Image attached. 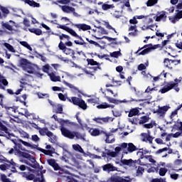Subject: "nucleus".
Listing matches in <instances>:
<instances>
[{"mask_svg": "<svg viewBox=\"0 0 182 182\" xmlns=\"http://www.w3.org/2000/svg\"><path fill=\"white\" fill-rule=\"evenodd\" d=\"M4 86H8V81L4 76L0 74V89H5Z\"/></svg>", "mask_w": 182, "mask_h": 182, "instance_id": "nucleus-32", "label": "nucleus"}, {"mask_svg": "<svg viewBox=\"0 0 182 182\" xmlns=\"http://www.w3.org/2000/svg\"><path fill=\"white\" fill-rule=\"evenodd\" d=\"M145 159L148 160L149 163H151L154 166H156V161L154 160L152 156L151 155H146Z\"/></svg>", "mask_w": 182, "mask_h": 182, "instance_id": "nucleus-48", "label": "nucleus"}, {"mask_svg": "<svg viewBox=\"0 0 182 182\" xmlns=\"http://www.w3.org/2000/svg\"><path fill=\"white\" fill-rule=\"evenodd\" d=\"M156 121H151L149 124H145L143 125L144 129H153L156 126Z\"/></svg>", "mask_w": 182, "mask_h": 182, "instance_id": "nucleus-44", "label": "nucleus"}, {"mask_svg": "<svg viewBox=\"0 0 182 182\" xmlns=\"http://www.w3.org/2000/svg\"><path fill=\"white\" fill-rule=\"evenodd\" d=\"M51 117L52 119H54L55 122H58L59 123L60 132H62V127H63L60 122H70V120L69 119H58V116L55 114L53 115Z\"/></svg>", "mask_w": 182, "mask_h": 182, "instance_id": "nucleus-35", "label": "nucleus"}, {"mask_svg": "<svg viewBox=\"0 0 182 182\" xmlns=\"http://www.w3.org/2000/svg\"><path fill=\"white\" fill-rule=\"evenodd\" d=\"M102 170L104 171H107V173H110V171H117V168L111 164H107L102 166Z\"/></svg>", "mask_w": 182, "mask_h": 182, "instance_id": "nucleus-25", "label": "nucleus"}, {"mask_svg": "<svg viewBox=\"0 0 182 182\" xmlns=\"http://www.w3.org/2000/svg\"><path fill=\"white\" fill-rule=\"evenodd\" d=\"M72 148L75 151H77V153H80L81 154H83L84 157H86L87 156L85 151L83 150V148L78 144H73Z\"/></svg>", "mask_w": 182, "mask_h": 182, "instance_id": "nucleus-24", "label": "nucleus"}, {"mask_svg": "<svg viewBox=\"0 0 182 182\" xmlns=\"http://www.w3.org/2000/svg\"><path fill=\"white\" fill-rule=\"evenodd\" d=\"M175 129H178V130H181V132H182V122H177V124H174L171 132H174Z\"/></svg>", "mask_w": 182, "mask_h": 182, "instance_id": "nucleus-47", "label": "nucleus"}, {"mask_svg": "<svg viewBox=\"0 0 182 182\" xmlns=\"http://www.w3.org/2000/svg\"><path fill=\"white\" fill-rule=\"evenodd\" d=\"M57 36H59L60 41H63V39H67V41H69L70 39V36L66 35V34H55Z\"/></svg>", "mask_w": 182, "mask_h": 182, "instance_id": "nucleus-53", "label": "nucleus"}, {"mask_svg": "<svg viewBox=\"0 0 182 182\" xmlns=\"http://www.w3.org/2000/svg\"><path fill=\"white\" fill-rule=\"evenodd\" d=\"M11 141H12V143H14V144H15V146H14V148H11L9 151V154H15V156H18V154H16L18 153V151H19L20 153H25V151H26V149H25V147H23L22 144H23V146H26V147H31V144L24 141L22 139H11ZM21 143H22V144H21Z\"/></svg>", "mask_w": 182, "mask_h": 182, "instance_id": "nucleus-2", "label": "nucleus"}, {"mask_svg": "<svg viewBox=\"0 0 182 182\" xmlns=\"http://www.w3.org/2000/svg\"><path fill=\"white\" fill-rule=\"evenodd\" d=\"M147 19H148V23H153V22L156 21V16L150 15L149 16H147Z\"/></svg>", "mask_w": 182, "mask_h": 182, "instance_id": "nucleus-59", "label": "nucleus"}, {"mask_svg": "<svg viewBox=\"0 0 182 182\" xmlns=\"http://www.w3.org/2000/svg\"><path fill=\"white\" fill-rule=\"evenodd\" d=\"M107 182H132V178L129 176H112Z\"/></svg>", "mask_w": 182, "mask_h": 182, "instance_id": "nucleus-15", "label": "nucleus"}, {"mask_svg": "<svg viewBox=\"0 0 182 182\" xmlns=\"http://www.w3.org/2000/svg\"><path fill=\"white\" fill-rule=\"evenodd\" d=\"M82 72H85L86 75H89L90 76H95V73L96 72V68L95 67H88L85 69H82Z\"/></svg>", "mask_w": 182, "mask_h": 182, "instance_id": "nucleus-28", "label": "nucleus"}, {"mask_svg": "<svg viewBox=\"0 0 182 182\" xmlns=\"http://www.w3.org/2000/svg\"><path fill=\"white\" fill-rule=\"evenodd\" d=\"M92 120L97 123L98 124H105V123H110L114 120V118L112 117H95Z\"/></svg>", "mask_w": 182, "mask_h": 182, "instance_id": "nucleus-12", "label": "nucleus"}, {"mask_svg": "<svg viewBox=\"0 0 182 182\" xmlns=\"http://www.w3.org/2000/svg\"><path fill=\"white\" fill-rule=\"evenodd\" d=\"M120 151H122V147L117 146L114 149V151L108 150L106 153L102 152V157H107L108 156L109 157H117L119 154H120Z\"/></svg>", "mask_w": 182, "mask_h": 182, "instance_id": "nucleus-11", "label": "nucleus"}, {"mask_svg": "<svg viewBox=\"0 0 182 182\" xmlns=\"http://www.w3.org/2000/svg\"><path fill=\"white\" fill-rule=\"evenodd\" d=\"M38 132L41 136H48V137H50L51 139V142L56 140V136L53 135V133L49 131V129L46 127L40 128L38 129Z\"/></svg>", "mask_w": 182, "mask_h": 182, "instance_id": "nucleus-10", "label": "nucleus"}, {"mask_svg": "<svg viewBox=\"0 0 182 182\" xmlns=\"http://www.w3.org/2000/svg\"><path fill=\"white\" fill-rule=\"evenodd\" d=\"M127 150L129 153H133V151H137L139 149H137V147H136L133 143H129Z\"/></svg>", "mask_w": 182, "mask_h": 182, "instance_id": "nucleus-37", "label": "nucleus"}, {"mask_svg": "<svg viewBox=\"0 0 182 182\" xmlns=\"http://www.w3.org/2000/svg\"><path fill=\"white\" fill-rule=\"evenodd\" d=\"M106 99L109 103H114V105H117V100L110 97H106Z\"/></svg>", "mask_w": 182, "mask_h": 182, "instance_id": "nucleus-61", "label": "nucleus"}, {"mask_svg": "<svg viewBox=\"0 0 182 182\" xmlns=\"http://www.w3.org/2000/svg\"><path fill=\"white\" fill-rule=\"evenodd\" d=\"M50 105L53 106V112L54 113H58L60 114H62V112H63V105L60 104H52V102H50Z\"/></svg>", "mask_w": 182, "mask_h": 182, "instance_id": "nucleus-21", "label": "nucleus"}, {"mask_svg": "<svg viewBox=\"0 0 182 182\" xmlns=\"http://www.w3.org/2000/svg\"><path fill=\"white\" fill-rule=\"evenodd\" d=\"M88 132H89L90 134H91L94 137L100 136V134H102V133H105V132L100 131L99 129H96V128H91L89 129Z\"/></svg>", "mask_w": 182, "mask_h": 182, "instance_id": "nucleus-26", "label": "nucleus"}, {"mask_svg": "<svg viewBox=\"0 0 182 182\" xmlns=\"http://www.w3.org/2000/svg\"><path fill=\"white\" fill-rule=\"evenodd\" d=\"M177 109H175L173 112H171L169 119L171 120V122H167L166 124H171V123L174 122L176 123V122H174V120H176V119H177Z\"/></svg>", "mask_w": 182, "mask_h": 182, "instance_id": "nucleus-31", "label": "nucleus"}, {"mask_svg": "<svg viewBox=\"0 0 182 182\" xmlns=\"http://www.w3.org/2000/svg\"><path fill=\"white\" fill-rule=\"evenodd\" d=\"M112 114L114 117H120L122 116V112L119 109L112 110Z\"/></svg>", "mask_w": 182, "mask_h": 182, "instance_id": "nucleus-58", "label": "nucleus"}, {"mask_svg": "<svg viewBox=\"0 0 182 182\" xmlns=\"http://www.w3.org/2000/svg\"><path fill=\"white\" fill-rule=\"evenodd\" d=\"M132 102H137V100H135L133 98H131L130 100H127L126 99L123 100H117V105H120L122 103H130Z\"/></svg>", "mask_w": 182, "mask_h": 182, "instance_id": "nucleus-51", "label": "nucleus"}, {"mask_svg": "<svg viewBox=\"0 0 182 182\" xmlns=\"http://www.w3.org/2000/svg\"><path fill=\"white\" fill-rule=\"evenodd\" d=\"M119 56H122V53H120V51H114L113 53H110L111 58H119Z\"/></svg>", "mask_w": 182, "mask_h": 182, "instance_id": "nucleus-55", "label": "nucleus"}, {"mask_svg": "<svg viewBox=\"0 0 182 182\" xmlns=\"http://www.w3.org/2000/svg\"><path fill=\"white\" fill-rule=\"evenodd\" d=\"M58 48L60 50H62L65 55H70L71 56V58H73V59H75V50H73L72 48H68V47H66V46H65V43H63V42L60 41L59 45H58Z\"/></svg>", "mask_w": 182, "mask_h": 182, "instance_id": "nucleus-9", "label": "nucleus"}, {"mask_svg": "<svg viewBox=\"0 0 182 182\" xmlns=\"http://www.w3.org/2000/svg\"><path fill=\"white\" fill-rule=\"evenodd\" d=\"M50 66L49 65H46L43 66V72H45L46 73H48V75H49V73L52 72V71H50Z\"/></svg>", "mask_w": 182, "mask_h": 182, "instance_id": "nucleus-57", "label": "nucleus"}, {"mask_svg": "<svg viewBox=\"0 0 182 182\" xmlns=\"http://www.w3.org/2000/svg\"><path fill=\"white\" fill-rule=\"evenodd\" d=\"M15 166H16V164L14 162V159H11V161H6V159H0V170L5 171V170L11 168V171L15 173V171H16Z\"/></svg>", "mask_w": 182, "mask_h": 182, "instance_id": "nucleus-4", "label": "nucleus"}, {"mask_svg": "<svg viewBox=\"0 0 182 182\" xmlns=\"http://www.w3.org/2000/svg\"><path fill=\"white\" fill-rule=\"evenodd\" d=\"M156 16V22H160V21H165V19L167 18V16H166V11H161L158 13V14Z\"/></svg>", "mask_w": 182, "mask_h": 182, "instance_id": "nucleus-30", "label": "nucleus"}, {"mask_svg": "<svg viewBox=\"0 0 182 182\" xmlns=\"http://www.w3.org/2000/svg\"><path fill=\"white\" fill-rule=\"evenodd\" d=\"M75 26L81 31H89L90 29V26L85 23L75 24Z\"/></svg>", "mask_w": 182, "mask_h": 182, "instance_id": "nucleus-33", "label": "nucleus"}, {"mask_svg": "<svg viewBox=\"0 0 182 182\" xmlns=\"http://www.w3.org/2000/svg\"><path fill=\"white\" fill-rule=\"evenodd\" d=\"M68 100L70 101V103H73L75 106H79L82 110H86V109H87L86 102L79 97H73L71 98H68Z\"/></svg>", "mask_w": 182, "mask_h": 182, "instance_id": "nucleus-8", "label": "nucleus"}, {"mask_svg": "<svg viewBox=\"0 0 182 182\" xmlns=\"http://www.w3.org/2000/svg\"><path fill=\"white\" fill-rule=\"evenodd\" d=\"M57 28L60 29H63V31H65L66 32L70 33V35H72L74 38H77V39H80V41L77 40L74 41V43L75 45H85V41H83V38L80 36L77 35L76 31H75L73 29L63 25H58Z\"/></svg>", "mask_w": 182, "mask_h": 182, "instance_id": "nucleus-3", "label": "nucleus"}, {"mask_svg": "<svg viewBox=\"0 0 182 182\" xmlns=\"http://www.w3.org/2000/svg\"><path fill=\"white\" fill-rule=\"evenodd\" d=\"M141 136L142 137V141H146L151 144L153 143V137L150 135V131L148 133H141Z\"/></svg>", "mask_w": 182, "mask_h": 182, "instance_id": "nucleus-20", "label": "nucleus"}, {"mask_svg": "<svg viewBox=\"0 0 182 182\" xmlns=\"http://www.w3.org/2000/svg\"><path fill=\"white\" fill-rule=\"evenodd\" d=\"M170 109L168 106H163V107H158V109H156L154 113H156L157 116L159 117H163L166 116V112Z\"/></svg>", "mask_w": 182, "mask_h": 182, "instance_id": "nucleus-18", "label": "nucleus"}, {"mask_svg": "<svg viewBox=\"0 0 182 182\" xmlns=\"http://www.w3.org/2000/svg\"><path fill=\"white\" fill-rule=\"evenodd\" d=\"M115 164H118V166H129L132 167L134 165V161L132 159H123V157L121 158V160L117 159L115 161Z\"/></svg>", "mask_w": 182, "mask_h": 182, "instance_id": "nucleus-14", "label": "nucleus"}, {"mask_svg": "<svg viewBox=\"0 0 182 182\" xmlns=\"http://www.w3.org/2000/svg\"><path fill=\"white\" fill-rule=\"evenodd\" d=\"M21 67L25 72H27V73H35L37 68L36 65L28 62V60L26 59L22 60Z\"/></svg>", "mask_w": 182, "mask_h": 182, "instance_id": "nucleus-6", "label": "nucleus"}, {"mask_svg": "<svg viewBox=\"0 0 182 182\" xmlns=\"http://www.w3.org/2000/svg\"><path fill=\"white\" fill-rule=\"evenodd\" d=\"M63 85L71 89V90H73L74 92L77 91V87H75V85L66 82L65 80L63 81Z\"/></svg>", "mask_w": 182, "mask_h": 182, "instance_id": "nucleus-41", "label": "nucleus"}, {"mask_svg": "<svg viewBox=\"0 0 182 182\" xmlns=\"http://www.w3.org/2000/svg\"><path fill=\"white\" fill-rule=\"evenodd\" d=\"M47 161L49 166L53 167L54 170H59V166H58V164H56L55 159H48Z\"/></svg>", "mask_w": 182, "mask_h": 182, "instance_id": "nucleus-36", "label": "nucleus"}, {"mask_svg": "<svg viewBox=\"0 0 182 182\" xmlns=\"http://www.w3.org/2000/svg\"><path fill=\"white\" fill-rule=\"evenodd\" d=\"M106 136V139H105V142L110 144V143H114V136H113V135L110 134H105Z\"/></svg>", "mask_w": 182, "mask_h": 182, "instance_id": "nucleus-38", "label": "nucleus"}, {"mask_svg": "<svg viewBox=\"0 0 182 182\" xmlns=\"http://www.w3.org/2000/svg\"><path fill=\"white\" fill-rule=\"evenodd\" d=\"M19 43H20V45H21L24 48H26V49L30 50V52H32V50H33L32 47H31V45H29V43H28V42H26V41H20Z\"/></svg>", "mask_w": 182, "mask_h": 182, "instance_id": "nucleus-43", "label": "nucleus"}, {"mask_svg": "<svg viewBox=\"0 0 182 182\" xmlns=\"http://www.w3.org/2000/svg\"><path fill=\"white\" fill-rule=\"evenodd\" d=\"M46 149L47 150L41 149V151L43 154H46V156H52L55 153V148L50 145H46Z\"/></svg>", "mask_w": 182, "mask_h": 182, "instance_id": "nucleus-22", "label": "nucleus"}, {"mask_svg": "<svg viewBox=\"0 0 182 182\" xmlns=\"http://www.w3.org/2000/svg\"><path fill=\"white\" fill-rule=\"evenodd\" d=\"M157 171H159V169L156 167H151L147 169V173H157Z\"/></svg>", "mask_w": 182, "mask_h": 182, "instance_id": "nucleus-63", "label": "nucleus"}, {"mask_svg": "<svg viewBox=\"0 0 182 182\" xmlns=\"http://www.w3.org/2000/svg\"><path fill=\"white\" fill-rule=\"evenodd\" d=\"M23 2L29 5V6H32L33 8H40L41 4L39 3H36V1L33 0H21Z\"/></svg>", "mask_w": 182, "mask_h": 182, "instance_id": "nucleus-29", "label": "nucleus"}, {"mask_svg": "<svg viewBox=\"0 0 182 182\" xmlns=\"http://www.w3.org/2000/svg\"><path fill=\"white\" fill-rule=\"evenodd\" d=\"M28 31L31 33H35V35H37L38 36L42 35V30H41L40 28H28Z\"/></svg>", "mask_w": 182, "mask_h": 182, "instance_id": "nucleus-39", "label": "nucleus"}, {"mask_svg": "<svg viewBox=\"0 0 182 182\" xmlns=\"http://www.w3.org/2000/svg\"><path fill=\"white\" fill-rule=\"evenodd\" d=\"M16 154L18 157H23L24 159H27L28 160L25 161L26 164L31 166L33 167L36 164V160L33 156L26 152H20L17 151Z\"/></svg>", "mask_w": 182, "mask_h": 182, "instance_id": "nucleus-5", "label": "nucleus"}, {"mask_svg": "<svg viewBox=\"0 0 182 182\" xmlns=\"http://www.w3.org/2000/svg\"><path fill=\"white\" fill-rule=\"evenodd\" d=\"M144 173V168L139 166L136 170V176H141Z\"/></svg>", "mask_w": 182, "mask_h": 182, "instance_id": "nucleus-60", "label": "nucleus"}, {"mask_svg": "<svg viewBox=\"0 0 182 182\" xmlns=\"http://www.w3.org/2000/svg\"><path fill=\"white\" fill-rule=\"evenodd\" d=\"M137 114H139V109L134 108L130 110L128 116L129 117H133V116H137Z\"/></svg>", "mask_w": 182, "mask_h": 182, "instance_id": "nucleus-45", "label": "nucleus"}, {"mask_svg": "<svg viewBox=\"0 0 182 182\" xmlns=\"http://www.w3.org/2000/svg\"><path fill=\"white\" fill-rule=\"evenodd\" d=\"M11 23V24H9ZM2 27L5 28L8 31H14V28H18V23H15V21L10 20L9 23L6 22H2L1 23Z\"/></svg>", "mask_w": 182, "mask_h": 182, "instance_id": "nucleus-19", "label": "nucleus"}, {"mask_svg": "<svg viewBox=\"0 0 182 182\" xmlns=\"http://www.w3.org/2000/svg\"><path fill=\"white\" fill-rule=\"evenodd\" d=\"M151 182H166V179L164 178H154L152 179Z\"/></svg>", "mask_w": 182, "mask_h": 182, "instance_id": "nucleus-64", "label": "nucleus"}, {"mask_svg": "<svg viewBox=\"0 0 182 182\" xmlns=\"http://www.w3.org/2000/svg\"><path fill=\"white\" fill-rule=\"evenodd\" d=\"M154 90H157L156 87H151L150 86L147 87L145 90V93H151V92H154Z\"/></svg>", "mask_w": 182, "mask_h": 182, "instance_id": "nucleus-62", "label": "nucleus"}, {"mask_svg": "<svg viewBox=\"0 0 182 182\" xmlns=\"http://www.w3.org/2000/svg\"><path fill=\"white\" fill-rule=\"evenodd\" d=\"M164 63L166 68H168V69H173V67L171 65V60L168 58H165Z\"/></svg>", "mask_w": 182, "mask_h": 182, "instance_id": "nucleus-46", "label": "nucleus"}, {"mask_svg": "<svg viewBox=\"0 0 182 182\" xmlns=\"http://www.w3.org/2000/svg\"><path fill=\"white\" fill-rule=\"evenodd\" d=\"M59 7L61 9L63 12H64L65 14H73L74 16H76V17L79 16V14L75 11V8H73L70 6L59 5Z\"/></svg>", "mask_w": 182, "mask_h": 182, "instance_id": "nucleus-13", "label": "nucleus"}, {"mask_svg": "<svg viewBox=\"0 0 182 182\" xmlns=\"http://www.w3.org/2000/svg\"><path fill=\"white\" fill-rule=\"evenodd\" d=\"M171 89H174L176 92H180V88H178V83L174 82H170L166 83L162 89L159 90L160 93H167Z\"/></svg>", "mask_w": 182, "mask_h": 182, "instance_id": "nucleus-7", "label": "nucleus"}, {"mask_svg": "<svg viewBox=\"0 0 182 182\" xmlns=\"http://www.w3.org/2000/svg\"><path fill=\"white\" fill-rule=\"evenodd\" d=\"M109 107H111V109H114V105H112L110 104H108L107 102H102L100 105L97 106V109H108Z\"/></svg>", "mask_w": 182, "mask_h": 182, "instance_id": "nucleus-34", "label": "nucleus"}, {"mask_svg": "<svg viewBox=\"0 0 182 182\" xmlns=\"http://www.w3.org/2000/svg\"><path fill=\"white\" fill-rule=\"evenodd\" d=\"M149 120H150V117L149 116H143L139 120V124H144V123H147Z\"/></svg>", "mask_w": 182, "mask_h": 182, "instance_id": "nucleus-49", "label": "nucleus"}, {"mask_svg": "<svg viewBox=\"0 0 182 182\" xmlns=\"http://www.w3.org/2000/svg\"><path fill=\"white\" fill-rule=\"evenodd\" d=\"M102 8L103 11H108V9H113V8H114V5L104 4H102Z\"/></svg>", "mask_w": 182, "mask_h": 182, "instance_id": "nucleus-50", "label": "nucleus"}, {"mask_svg": "<svg viewBox=\"0 0 182 182\" xmlns=\"http://www.w3.org/2000/svg\"><path fill=\"white\" fill-rule=\"evenodd\" d=\"M156 28H157V26L156 27H154V26H143L141 27V29L142 31H146L147 29H151V31H154L155 29L156 31Z\"/></svg>", "mask_w": 182, "mask_h": 182, "instance_id": "nucleus-52", "label": "nucleus"}, {"mask_svg": "<svg viewBox=\"0 0 182 182\" xmlns=\"http://www.w3.org/2000/svg\"><path fill=\"white\" fill-rule=\"evenodd\" d=\"M73 1L76 0H57L54 4H55V5H58V4H61L62 5H69V3Z\"/></svg>", "mask_w": 182, "mask_h": 182, "instance_id": "nucleus-42", "label": "nucleus"}, {"mask_svg": "<svg viewBox=\"0 0 182 182\" xmlns=\"http://www.w3.org/2000/svg\"><path fill=\"white\" fill-rule=\"evenodd\" d=\"M168 170L166 168H161L159 169V176L161 177H164L166 176V173H167Z\"/></svg>", "mask_w": 182, "mask_h": 182, "instance_id": "nucleus-54", "label": "nucleus"}, {"mask_svg": "<svg viewBox=\"0 0 182 182\" xmlns=\"http://www.w3.org/2000/svg\"><path fill=\"white\" fill-rule=\"evenodd\" d=\"M62 124L61 128V134L64 136V137H67L68 139H70L71 140H73L75 137L77 140H82V141H86V134H81L77 132H72L69 129H68L66 127H78L79 124L76 122H73L72 121H61L60 122Z\"/></svg>", "mask_w": 182, "mask_h": 182, "instance_id": "nucleus-1", "label": "nucleus"}, {"mask_svg": "<svg viewBox=\"0 0 182 182\" xmlns=\"http://www.w3.org/2000/svg\"><path fill=\"white\" fill-rule=\"evenodd\" d=\"M144 48L145 49L143 50L141 53H139V55H147V53H150L151 50H154V49H157L159 48V46L157 45L152 46L151 44H149V45H145Z\"/></svg>", "mask_w": 182, "mask_h": 182, "instance_id": "nucleus-17", "label": "nucleus"}, {"mask_svg": "<svg viewBox=\"0 0 182 182\" xmlns=\"http://www.w3.org/2000/svg\"><path fill=\"white\" fill-rule=\"evenodd\" d=\"M107 31H106V29H105L102 27H98L96 30H95V38H96V39H103L104 36L103 35H107Z\"/></svg>", "mask_w": 182, "mask_h": 182, "instance_id": "nucleus-16", "label": "nucleus"}, {"mask_svg": "<svg viewBox=\"0 0 182 182\" xmlns=\"http://www.w3.org/2000/svg\"><path fill=\"white\" fill-rule=\"evenodd\" d=\"M146 154H149V150L146 148L139 149L136 153V155L141 159H146Z\"/></svg>", "mask_w": 182, "mask_h": 182, "instance_id": "nucleus-27", "label": "nucleus"}, {"mask_svg": "<svg viewBox=\"0 0 182 182\" xmlns=\"http://www.w3.org/2000/svg\"><path fill=\"white\" fill-rule=\"evenodd\" d=\"M158 1L159 0H148V1L146 2V6H153L156 5V4H157Z\"/></svg>", "mask_w": 182, "mask_h": 182, "instance_id": "nucleus-56", "label": "nucleus"}, {"mask_svg": "<svg viewBox=\"0 0 182 182\" xmlns=\"http://www.w3.org/2000/svg\"><path fill=\"white\" fill-rule=\"evenodd\" d=\"M4 46H5V48H6V49H8V50H9V52H11L12 53H15L16 52L14 46L8 43H4Z\"/></svg>", "mask_w": 182, "mask_h": 182, "instance_id": "nucleus-40", "label": "nucleus"}, {"mask_svg": "<svg viewBox=\"0 0 182 182\" xmlns=\"http://www.w3.org/2000/svg\"><path fill=\"white\" fill-rule=\"evenodd\" d=\"M48 76H49L51 82H60V76L55 71L48 73Z\"/></svg>", "mask_w": 182, "mask_h": 182, "instance_id": "nucleus-23", "label": "nucleus"}]
</instances>
